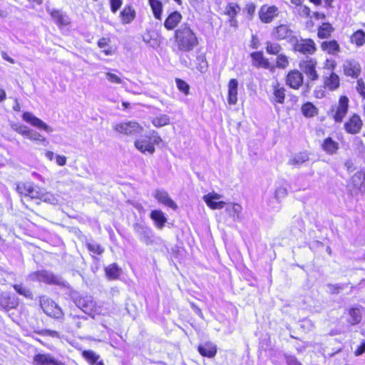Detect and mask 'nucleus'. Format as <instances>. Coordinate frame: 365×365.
Wrapping results in <instances>:
<instances>
[{
  "mask_svg": "<svg viewBox=\"0 0 365 365\" xmlns=\"http://www.w3.org/2000/svg\"><path fill=\"white\" fill-rule=\"evenodd\" d=\"M111 11L115 13L122 5V0H110Z\"/></svg>",
  "mask_w": 365,
  "mask_h": 365,
  "instance_id": "obj_57",
  "label": "nucleus"
},
{
  "mask_svg": "<svg viewBox=\"0 0 365 365\" xmlns=\"http://www.w3.org/2000/svg\"><path fill=\"white\" fill-rule=\"evenodd\" d=\"M176 84H177L178 88L180 91L184 93L185 95H187L189 93L190 87L185 81L181 80V79L177 78Z\"/></svg>",
  "mask_w": 365,
  "mask_h": 365,
  "instance_id": "obj_50",
  "label": "nucleus"
},
{
  "mask_svg": "<svg viewBox=\"0 0 365 365\" xmlns=\"http://www.w3.org/2000/svg\"><path fill=\"white\" fill-rule=\"evenodd\" d=\"M286 362L287 365H302V364L294 356H286Z\"/></svg>",
  "mask_w": 365,
  "mask_h": 365,
  "instance_id": "obj_58",
  "label": "nucleus"
},
{
  "mask_svg": "<svg viewBox=\"0 0 365 365\" xmlns=\"http://www.w3.org/2000/svg\"><path fill=\"white\" fill-rule=\"evenodd\" d=\"M38 199L43 202H48L53 205H56L58 203L57 198L50 192L43 193L41 192L40 197Z\"/></svg>",
  "mask_w": 365,
  "mask_h": 365,
  "instance_id": "obj_46",
  "label": "nucleus"
},
{
  "mask_svg": "<svg viewBox=\"0 0 365 365\" xmlns=\"http://www.w3.org/2000/svg\"><path fill=\"white\" fill-rule=\"evenodd\" d=\"M272 36L277 40H287L289 43H293L295 39L294 33L289 25L281 24L273 29Z\"/></svg>",
  "mask_w": 365,
  "mask_h": 365,
  "instance_id": "obj_10",
  "label": "nucleus"
},
{
  "mask_svg": "<svg viewBox=\"0 0 365 365\" xmlns=\"http://www.w3.org/2000/svg\"><path fill=\"white\" fill-rule=\"evenodd\" d=\"M279 14V10L277 6H263L259 11V18L263 23H270L274 17Z\"/></svg>",
  "mask_w": 365,
  "mask_h": 365,
  "instance_id": "obj_18",
  "label": "nucleus"
},
{
  "mask_svg": "<svg viewBox=\"0 0 365 365\" xmlns=\"http://www.w3.org/2000/svg\"><path fill=\"white\" fill-rule=\"evenodd\" d=\"M302 112L306 117H313L317 114V108L312 103H307L302 106Z\"/></svg>",
  "mask_w": 365,
  "mask_h": 365,
  "instance_id": "obj_40",
  "label": "nucleus"
},
{
  "mask_svg": "<svg viewBox=\"0 0 365 365\" xmlns=\"http://www.w3.org/2000/svg\"><path fill=\"white\" fill-rule=\"evenodd\" d=\"M27 138L30 140L37 142L45 146L48 144V141L45 137L32 129H30Z\"/></svg>",
  "mask_w": 365,
  "mask_h": 365,
  "instance_id": "obj_33",
  "label": "nucleus"
},
{
  "mask_svg": "<svg viewBox=\"0 0 365 365\" xmlns=\"http://www.w3.org/2000/svg\"><path fill=\"white\" fill-rule=\"evenodd\" d=\"M349 108V99L346 96H341L337 105L333 106L329 114L336 122H341L347 113Z\"/></svg>",
  "mask_w": 365,
  "mask_h": 365,
  "instance_id": "obj_7",
  "label": "nucleus"
},
{
  "mask_svg": "<svg viewBox=\"0 0 365 365\" xmlns=\"http://www.w3.org/2000/svg\"><path fill=\"white\" fill-rule=\"evenodd\" d=\"M182 19V15L178 11L172 12L165 19L164 26L168 30H173Z\"/></svg>",
  "mask_w": 365,
  "mask_h": 365,
  "instance_id": "obj_22",
  "label": "nucleus"
},
{
  "mask_svg": "<svg viewBox=\"0 0 365 365\" xmlns=\"http://www.w3.org/2000/svg\"><path fill=\"white\" fill-rule=\"evenodd\" d=\"M150 217L153 220L155 221V225L161 229L163 227L165 223L167 221V219L164 215V213L160 210H153L150 213Z\"/></svg>",
  "mask_w": 365,
  "mask_h": 365,
  "instance_id": "obj_30",
  "label": "nucleus"
},
{
  "mask_svg": "<svg viewBox=\"0 0 365 365\" xmlns=\"http://www.w3.org/2000/svg\"><path fill=\"white\" fill-rule=\"evenodd\" d=\"M222 196L220 194L212 192L204 195L203 200L210 208L212 210H220L222 209L225 205V202L223 201H217Z\"/></svg>",
  "mask_w": 365,
  "mask_h": 365,
  "instance_id": "obj_16",
  "label": "nucleus"
},
{
  "mask_svg": "<svg viewBox=\"0 0 365 365\" xmlns=\"http://www.w3.org/2000/svg\"><path fill=\"white\" fill-rule=\"evenodd\" d=\"M135 147L142 153L146 152L152 155L155 153V148L152 143L151 138L144 137L137 139L134 143Z\"/></svg>",
  "mask_w": 365,
  "mask_h": 365,
  "instance_id": "obj_17",
  "label": "nucleus"
},
{
  "mask_svg": "<svg viewBox=\"0 0 365 365\" xmlns=\"http://www.w3.org/2000/svg\"><path fill=\"white\" fill-rule=\"evenodd\" d=\"M13 287L18 294L23 295L26 298L32 299L33 294L31 292L29 289L24 287L22 284H14Z\"/></svg>",
  "mask_w": 365,
  "mask_h": 365,
  "instance_id": "obj_45",
  "label": "nucleus"
},
{
  "mask_svg": "<svg viewBox=\"0 0 365 365\" xmlns=\"http://www.w3.org/2000/svg\"><path fill=\"white\" fill-rule=\"evenodd\" d=\"M198 351L203 356L212 358L217 353V347L212 343L207 342L198 346Z\"/></svg>",
  "mask_w": 365,
  "mask_h": 365,
  "instance_id": "obj_24",
  "label": "nucleus"
},
{
  "mask_svg": "<svg viewBox=\"0 0 365 365\" xmlns=\"http://www.w3.org/2000/svg\"><path fill=\"white\" fill-rule=\"evenodd\" d=\"M287 195V187L284 186H279L277 187L274 192V197L277 200L279 201L282 199H284Z\"/></svg>",
  "mask_w": 365,
  "mask_h": 365,
  "instance_id": "obj_49",
  "label": "nucleus"
},
{
  "mask_svg": "<svg viewBox=\"0 0 365 365\" xmlns=\"http://www.w3.org/2000/svg\"><path fill=\"white\" fill-rule=\"evenodd\" d=\"M321 48L324 51L331 55H336L340 51L339 45L335 40L322 42Z\"/></svg>",
  "mask_w": 365,
  "mask_h": 365,
  "instance_id": "obj_29",
  "label": "nucleus"
},
{
  "mask_svg": "<svg viewBox=\"0 0 365 365\" xmlns=\"http://www.w3.org/2000/svg\"><path fill=\"white\" fill-rule=\"evenodd\" d=\"M16 191L21 195L29 197L31 199H38L41 191L36 189L31 182H19Z\"/></svg>",
  "mask_w": 365,
  "mask_h": 365,
  "instance_id": "obj_11",
  "label": "nucleus"
},
{
  "mask_svg": "<svg viewBox=\"0 0 365 365\" xmlns=\"http://www.w3.org/2000/svg\"><path fill=\"white\" fill-rule=\"evenodd\" d=\"M273 88V98L272 102L283 103L285 98V89L284 87L280 86L278 82L272 85Z\"/></svg>",
  "mask_w": 365,
  "mask_h": 365,
  "instance_id": "obj_27",
  "label": "nucleus"
},
{
  "mask_svg": "<svg viewBox=\"0 0 365 365\" xmlns=\"http://www.w3.org/2000/svg\"><path fill=\"white\" fill-rule=\"evenodd\" d=\"M349 322L352 325L358 324L361 320V314L359 308H351L349 309Z\"/></svg>",
  "mask_w": 365,
  "mask_h": 365,
  "instance_id": "obj_36",
  "label": "nucleus"
},
{
  "mask_svg": "<svg viewBox=\"0 0 365 365\" xmlns=\"http://www.w3.org/2000/svg\"><path fill=\"white\" fill-rule=\"evenodd\" d=\"M365 352V341L363 342L354 351L356 356L362 355Z\"/></svg>",
  "mask_w": 365,
  "mask_h": 365,
  "instance_id": "obj_63",
  "label": "nucleus"
},
{
  "mask_svg": "<svg viewBox=\"0 0 365 365\" xmlns=\"http://www.w3.org/2000/svg\"><path fill=\"white\" fill-rule=\"evenodd\" d=\"M344 73L347 76L357 78L361 73V66L354 59H347L343 64Z\"/></svg>",
  "mask_w": 365,
  "mask_h": 365,
  "instance_id": "obj_14",
  "label": "nucleus"
},
{
  "mask_svg": "<svg viewBox=\"0 0 365 365\" xmlns=\"http://www.w3.org/2000/svg\"><path fill=\"white\" fill-rule=\"evenodd\" d=\"M175 39L178 49L182 52L191 51L198 44L195 34L187 24H182L175 30Z\"/></svg>",
  "mask_w": 365,
  "mask_h": 365,
  "instance_id": "obj_1",
  "label": "nucleus"
},
{
  "mask_svg": "<svg viewBox=\"0 0 365 365\" xmlns=\"http://www.w3.org/2000/svg\"><path fill=\"white\" fill-rule=\"evenodd\" d=\"M190 305H191L192 309L194 310V312L198 316H200L201 318H202L203 317V314H202V312L201 309L197 305H195L194 303H191Z\"/></svg>",
  "mask_w": 365,
  "mask_h": 365,
  "instance_id": "obj_64",
  "label": "nucleus"
},
{
  "mask_svg": "<svg viewBox=\"0 0 365 365\" xmlns=\"http://www.w3.org/2000/svg\"><path fill=\"white\" fill-rule=\"evenodd\" d=\"M41 307L46 314L55 319H61L63 313L60 307L52 299L48 298H41L40 301Z\"/></svg>",
  "mask_w": 365,
  "mask_h": 365,
  "instance_id": "obj_8",
  "label": "nucleus"
},
{
  "mask_svg": "<svg viewBox=\"0 0 365 365\" xmlns=\"http://www.w3.org/2000/svg\"><path fill=\"white\" fill-rule=\"evenodd\" d=\"M110 42L109 38H101L98 41V46L101 48H104L108 46V43Z\"/></svg>",
  "mask_w": 365,
  "mask_h": 365,
  "instance_id": "obj_59",
  "label": "nucleus"
},
{
  "mask_svg": "<svg viewBox=\"0 0 365 365\" xmlns=\"http://www.w3.org/2000/svg\"><path fill=\"white\" fill-rule=\"evenodd\" d=\"M133 230L140 241L147 246L156 245L161 242L160 237L155 236L152 229L145 225L135 223L133 225Z\"/></svg>",
  "mask_w": 365,
  "mask_h": 365,
  "instance_id": "obj_2",
  "label": "nucleus"
},
{
  "mask_svg": "<svg viewBox=\"0 0 365 365\" xmlns=\"http://www.w3.org/2000/svg\"><path fill=\"white\" fill-rule=\"evenodd\" d=\"M106 77L107 80L108 81H110V83L120 84L123 82L121 78L119 76H118L117 75H115L113 73H110V72L106 73Z\"/></svg>",
  "mask_w": 365,
  "mask_h": 365,
  "instance_id": "obj_52",
  "label": "nucleus"
},
{
  "mask_svg": "<svg viewBox=\"0 0 365 365\" xmlns=\"http://www.w3.org/2000/svg\"><path fill=\"white\" fill-rule=\"evenodd\" d=\"M82 355L91 364H94L99 361L100 356L92 350H85L83 351Z\"/></svg>",
  "mask_w": 365,
  "mask_h": 365,
  "instance_id": "obj_42",
  "label": "nucleus"
},
{
  "mask_svg": "<svg viewBox=\"0 0 365 365\" xmlns=\"http://www.w3.org/2000/svg\"><path fill=\"white\" fill-rule=\"evenodd\" d=\"M356 90L358 93L365 98V83L362 79H359L357 81V86Z\"/></svg>",
  "mask_w": 365,
  "mask_h": 365,
  "instance_id": "obj_54",
  "label": "nucleus"
},
{
  "mask_svg": "<svg viewBox=\"0 0 365 365\" xmlns=\"http://www.w3.org/2000/svg\"><path fill=\"white\" fill-rule=\"evenodd\" d=\"M134 13L130 7L125 8L120 13L123 23H130L134 19Z\"/></svg>",
  "mask_w": 365,
  "mask_h": 365,
  "instance_id": "obj_44",
  "label": "nucleus"
},
{
  "mask_svg": "<svg viewBox=\"0 0 365 365\" xmlns=\"http://www.w3.org/2000/svg\"><path fill=\"white\" fill-rule=\"evenodd\" d=\"M336 67V62L334 60L327 59L325 62L324 68L333 72Z\"/></svg>",
  "mask_w": 365,
  "mask_h": 365,
  "instance_id": "obj_60",
  "label": "nucleus"
},
{
  "mask_svg": "<svg viewBox=\"0 0 365 365\" xmlns=\"http://www.w3.org/2000/svg\"><path fill=\"white\" fill-rule=\"evenodd\" d=\"M87 247L91 252L97 255H101L104 251V249L97 243H88Z\"/></svg>",
  "mask_w": 365,
  "mask_h": 365,
  "instance_id": "obj_51",
  "label": "nucleus"
},
{
  "mask_svg": "<svg viewBox=\"0 0 365 365\" xmlns=\"http://www.w3.org/2000/svg\"><path fill=\"white\" fill-rule=\"evenodd\" d=\"M66 160H67V158L66 156L64 155H57L56 156V163L60 165V166H63V165H65L66 163Z\"/></svg>",
  "mask_w": 365,
  "mask_h": 365,
  "instance_id": "obj_61",
  "label": "nucleus"
},
{
  "mask_svg": "<svg viewBox=\"0 0 365 365\" xmlns=\"http://www.w3.org/2000/svg\"><path fill=\"white\" fill-rule=\"evenodd\" d=\"M331 25L329 23H324L318 29V37L320 38H327L331 36L333 31Z\"/></svg>",
  "mask_w": 365,
  "mask_h": 365,
  "instance_id": "obj_35",
  "label": "nucleus"
},
{
  "mask_svg": "<svg viewBox=\"0 0 365 365\" xmlns=\"http://www.w3.org/2000/svg\"><path fill=\"white\" fill-rule=\"evenodd\" d=\"M351 182L356 190L365 192V173H356L351 178Z\"/></svg>",
  "mask_w": 365,
  "mask_h": 365,
  "instance_id": "obj_23",
  "label": "nucleus"
},
{
  "mask_svg": "<svg viewBox=\"0 0 365 365\" xmlns=\"http://www.w3.org/2000/svg\"><path fill=\"white\" fill-rule=\"evenodd\" d=\"M322 148L327 153L332 155L339 149V144L331 138H327L324 140Z\"/></svg>",
  "mask_w": 365,
  "mask_h": 365,
  "instance_id": "obj_31",
  "label": "nucleus"
},
{
  "mask_svg": "<svg viewBox=\"0 0 365 365\" xmlns=\"http://www.w3.org/2000/svg\"><path fill=\"white\" fill-rule=\"evenodd\" d=\"M34 365H66L50 354H37L33 359Z\"/></svg>",
  "mask_w": 365,
  "mask_h": 365,
  "instance_id": "obj_15",
  "label": "nucleus"
},
{
  "mask_svg": "<svg viewBox=\"0 0 365 365\" xmlns=\"http://www.w3.org/2000/svg\"><path fill=\"white\" fill-rule=\"evenodd\" d=\"M51 16L56 22L61 26H67L70 24V19L65 14L55 10L51 12Z\"/></svg>",
  "mask_w": 365,
  "mask_h": 365,
  "instance_id": "obj_32",
  "label": "nucleus"
},
{
  "mask_svg": "<svg viewBox=\"0 0 365 365\" xmlns=\"http://www.w3.org/2000/svg\"><path fill=\"white\" fill-rule=\"evenodd\" d=\"M304 76L298 70L290 71L286 77V84L293 89H299L303 84Z\"/></svg>",
  "mask_w": 365,
  "mask_h": 365,
  "instance_id": "obj_13",
  "label": "nucleus"
},
{
  "mask_svg": "<svg viewBox=\"0 0 365 365\" xmlns=\"http://www.w3.org/2000/svg\"><path fill=\"white\" fill-rule=\"evenodd\" d=\"M154 126L160 128L170 123V117L165 114H160L152 120Z\"/></svg>",
  "mask_w": 365,
  "mask_h": 365,
  "instance_id": "obj_38",
  "label": "nucleus"
},
{
  "mask_svg": "<svg viewBox=\"0 0 365 365\" xmlns=\"http://www.w3.org/2000/svg\"><path fill=\"white\" fill-rule=\"evenodd\" d=\"M362 126V121L360 117L357 115H354L345 123L344 128L347 133L351 134H356L359 133Z\"/></svg>",
  "mask_w": 365,
  "mask_h": 365,
  "instance_id": "obj_20",
  "label": "nucleus"
},
{
  "mask_svg": "<svg viewBox=\"0 0 365 365\" xmlns=\"http://www.w3.org/2000/svg\"><path fill=\"white\" fill-rule=\"evenodd\" d=\"M113 130L123 135H133L141 133L143 128L135 121L120 123L113 126Z\"/></svg>",
  "mask_w": 365,
  "mask_h": 365,
  "instance_id": "obj_6",
  "label": "nucleus"
},
{
  "mask_svg": "<svg viewBox=\"0 0 365 365\" xmlns=\"http://www.w3.org/2000/svg\"><path fill=\"white\" fill-rule=\"evenodd\" d=\"M324 87L329 90H336L339 86V78L338 75L331 72L329 76H324Z\"/></svg>",
  "mask_w": 365,
  "mask_h": 365,
  "instance_id": "obj_25",
  "label": "nucleus"
},
{
  "mask_svg": "<svg viewBox=\"0 0 365 365\" xmlns=\"http://www.w3.org/2000/svg\"><path fill=\"white\" fill-rule=\"evenodd\" d=\"M251 57L253 60V64L255 66L266 69L269 68V62L268 59L264 57L262 52H254L251 53Z\"/></svg>",
  "mask_w": 365,
  "mask_h": 365,
  "instance_id": "obj_26",
  "label": "nucleus"
},
{
  "mask_svg": "<svg viewBox=\"0 0 365 365\" xmlns=\"http://www.w3.org/2000/svg\"><path fill=\"white\" fill-rule=\"evenodd\" d=\"M22 118L26 123L31 124V125L38 128L43 130L46 133H51L53 131V129L44 123L42 120L35 116L32 113L25 112L22 115Z\"/></svg>",
  "mask_w": 365,
  "mask_h": 365,
  "instance_id": "obj_12",
  "label": "nucleus"
},
{
  "mask_svg": "<svg viewBox=\"0 0 365 365\" xmlns=\"http://www.w3.org/2000/svg\"><path fill=\"white\" fill-rule=\"evenodd\" d=\"M155 19L160 20L163 11V4L160 1H149Z\"/></svg>",
  "mask_w": 365,
  "mask_h": 365,
  "instance_id": "obj_39",
  "label": "nucleus"
},
{
  "mask_svg": "<svg viewBox=\"0 0 365 365\" xmlns=\"http://www.w3.org/2000/svg\"><path fill=\"white\" fill-rule=\"evenodd\" d=\"M42 336H49L51 337L60 338V334L54 330L51 329H43L38 332Z\"/></svg>",
  "mask_w": 365,
  "mask_h": 365,
  "instance_id": "obj_53",
  "label": "nucleus"
},
{
  "mask_svg": "<svg viewBox=\"0 0 365 365\" xmlns=\"http://www.w3.org/2000/svg\"><path fill=\"white\" fill-rule=\"evenodd\" d=\"M154 197L160 203L173 210L178 208L175 202L170 197L168 193L163 190H156L153 194Z\"/></svg>",
  "mask_w": 365,
  "mask_h": 365,
  "instance_id": "obj_19",
  "label": "nucleus"
},
{
  "mask_svg": "<svg viewBox=\"0 0 365 365\" xmlns=\"http://www.w3.org/2000/svg\"><path fill=\"white\" fill-rule=\"evenodd\" d=\"M11 127L12 130H14L19 134H20L26 138L28 137L29 130L31 129L26 125L20 124V123H12L11 124Z\"/></svg>",
  "mask_w": 365,
  "mask_h": 365,
  "instance_id": "obj_41",
  "label": "nucleus"
},
{
  "mask_svg": "<svg viewBox=\"0 0 365 365\" xmlns=\"http://www.w3.org/2000/svg\"><path fill=\"white\" fill-rule=\"evenodd\" d=\"M240 11V7L237 5H230L227 9V14L233 18Z\"/></svg>",
  "mask_w": 365,
  "mask_h": 365,
  "instance_id": "obj_55",
  "label": "nucleus"
},
{
  "mask_svg": "<svg viewBox=\"0 0 365 365\" xmlns=\"http://www.w3.org/2000/svg\"><path fill=\"white\" fill-rule=\"evenodd\" d=\"M226 211L232 217L234 221H237L240 219L242 206L237 203H232L227 207Z\"/></svg>",
  "mask_w": 365,
  "mask_h": 365,
  "instance_id": "obj_34",
  "label": "nucleus"
},
{
  "mask_svg": "<svg viewBox=\"0 0 365 365\" xmlns=\"http://www.w3.org/2000/svg\"><path fill=\"white\" fill-rule=\"evenodd\" d=\"M237 88L238 82L236 79H230L228 83V103L230 105L236 104L237 101Z\"/></svg>",
  "mask_w": 365,
  "mask_h": 365,
  "instance_id": "obj_21",
  "label": "nucleus"
},
{
  "mask_svg": "<svg viewBox=\"0 0 365 365\" xmlns=\"http://www.w3.org/2000/svg\"><path fill=\"white\" fill-rule=\"evenodd\" d=\"M352 41L361 46L365 43V34L362 31H358L352 36Z\"/></svg>",
  "mask_w": 365,
  "mask_h": 365,
  "instance_id": "obj_47",
  "label": "nucleus"
},
{
  "mask_svg": "<svg viewBox=\"0 0 365 365\" xmlns=\"http://www.w3.org/2000/svg\"><path fill=\"white\" fill-rule=\"evenodd\" d=\"M266 51L269 54L278 55L282 51V47L277 43H272L270 41H267L266 43Z\"/></svg>",
  "mask_w": 365,
  "mask_h": 365,
  "instance_id": "obj_43",
  "label": "nucleus"
},
{
  "mask_svg": "<svg viewBox=\"0 0 365 365\" xmlns=\"http://www.w3.org/2000/svg\"><path fill=\"white\" fill-rule=\"evenodd\" d=\"M328 287L329 288V291L332 294L339 293V291L341 290L343 288L341 285H339V284H329Z\"/></svg>",
  "mask_w": 365,
  "mask_h": 365,
  "instance_id": "obj_62",
  "label": "nucleus"
},
{
  "mask_svg": "<svg viewBox=\"0 0 365 365\" xmlns=\"http://www.w3.org/2000/svg\"><path fill=\"white\" fill-rule=\"evenodd\" d=\"M317 66V61L313 58H307L302 60L299 63L301 71L307 76L310 81H315L319 79V76L316 70Z\"/></svg>",
  "mask_w": 365,
  "mask_h": 365,
  "instance_id": "obj_5",
  "label": "nucleus"
},
{
  "mask_svg": "<svg viewBox=\"0 0 365 365\" xmlns=\"http://www.w3.org/2000/svg\"><path fill=\"white\" fill-rule=\"evenodd\" d=\"M294 50L304 55H312L317 51L314 41L311 38H301L294 40Z\"/></svg>",
  "mask_w": 365,
  "mask_h": 365,
  "instance_id": "obj_9",
  "label": "nucleus"
},
{
  "mask_svg": "<svg viewBox=\"0 0 365 365\" xmlns=\"http://www.w3.org/2000/svg\"><path fill=\"white\" fill-rule=\"evenodd\" d=\"M309 154L307 152L297 153L289 159L288 164L290 165L299 167L303 163L309 160Z\"/></svg>",
  "mask_w": 365,
  "mask_h": 365,
  "instance_id": "obj_28",
  "label": "nucleus"
},
{
  "mask_svg": "<svg viewBox=\"0 0 365 365\" xmlns=\"http://www.w3.org/2000/svg\"><path fill=\"white\" fill-rule=\"evenodd\" d=\"M120 273V269L116 265V264H110L106 268V274L108 279H117Z\"/></svg>",
  "mask_w": 365,
  "mask_h": 365,
  "instance_id": "obj_37",
  "label": "nucleus"
},
{
  "mask_svg": "<svg viewBox=\"0 0 365 365\" xmlns=\"http://www.w3.org/2000/svg\"><path fill=\"white\" fill-rule=\"evenodd\" d=\"M71 297L75 304L83 312L92 315L96 312V304L91 296H81L76 292H72Z\"/></svg>",
  "mask_w": 365,
  "mask_h": 365,
  "instance_id": "obj_4",
  "label": "nucleus"
},
{
  "mask_svg": "<svg viewBox=\"0 0 365 365\" xmlns=\"http://www.w3.org/2000/svg\"><path fill=\"white\" fill-rule=\"evenodd\" d=\"M27 280L44 282L49 284L61 285L63 284V282L60 277L56 276L52 272L47 270H40L32 272L28 275Z\"/></svg>",
  "mask_w": 365,
  "mask_h": 365,
  "instance_id": "obj_3",
  "label": "nucleus"
},
{
  "mask_svg": "<svg viewBox=\"0 0 365 365\" xmlns=\"http://www.w3.org/2000/svg\"><path fill=\"white\" fill-rule=\"evenodd\" d=\"M277 66L279 68H285L289 65L287 56L284 54H278L277 58Z\"/></svg>",
  "mask_w": 365,
  "mask_h": 365,
  "instance_id": "obj_48",
  "label": "nucleus"
},
{
  "mask_svg": "<svg viewBox=\"0 0 365 365\" xmlns=\"http://www.w3.org/2000/svg\"><path fill=\"white\" fill-rule=\"evenodd\" d=\"M297 12L299 16L303 17H308L310 14V9L307 6H300V7L297 9Z\"/></svg>",
  "mask_w": 365,
  "mask_h": 365,
  "instance_id": "obj_56",
  "label": "nucleus"
}]
</instances>
